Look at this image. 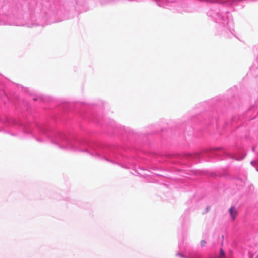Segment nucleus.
I'll list each match as a JSON object with an SVG mask.
<instances>
[{
  "mask_svg": "<svg viewBox=\"0 0 258 258\" xmlns=\"http://www.w3.org/2000/svg\"><path fill=\"white\" fill-rule=\"evenodd\" d=\"M229 211L232 220H234L238 214L236 209L234 207H232L229 209Z\"/></svg>",
  "mask_w": 258,
  "mask_h": 258,
  "instance_id": "1",
  "label": "nucleus"
},
{
  "mask_svg": "<svg viewBox=\"0 0 258 258\" xmlns=\"http://www.w3.org/2000/svg\"><path fill=\"white\" fill-rule=\"evenodd\" d=\"M210 207H207L206 209V213L209 212V211L210 210Z\"/></svg>",
  "mask_w": 258,
  "mask_h": 258,
  "instance_id": "4",
  "label": "nucleus"
},
{
  "mask_svg": "<svg viewBox=\"0 0 258 258\" xmlns=\"http://www.w3.org/2000/svg\"><path fill=\"white\" fill-rule=\"evenodd\" d=\"M225 255L224 252L222 249L220 250V256L218 258H223Z\"/></svg>",
  "mask_w": 258,
  "mask_h": 258,
  "instance_id": "2",
  "label": "nucleus"
},
{
  "mask_svg": "<svg viewBox=\"0 0 258 258\" xmlns=\"http://www.w3.org/2000/svg\"><path fill=\"white\" fill-rule=\"evenodd\" d=\"M206 243V241L205 240H202L201 242V244L202 245V246H204L205 245V244Z\"/></svg>",
  "mask_w": 258,
  "mask_h": 258,
  "instance_id": "3",
  "label": "nucleus"
}]
</instances>
